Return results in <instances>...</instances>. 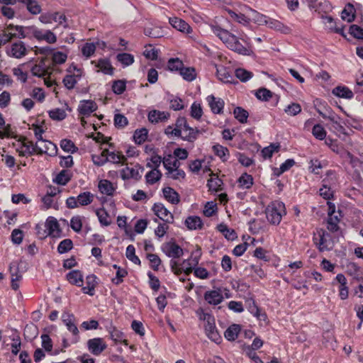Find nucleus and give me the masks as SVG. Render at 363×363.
<instances>
[{"instance_id": "obj_1", "label": "nucleus", "mask_w": 363, "mask_h": 363, "mask_svg": "<svg viewBox=\"0 0 363 363\" xmlns=\"http://www.w3.org/2000/svg\"><path fill=\"white\" fill-rule=\"evenodd\" d=\"M211 29L230 50L242 55H250L252 53L250 38L246 35L242 33L237 36L218 26H213Z\"/></svg>"}, {"instance_id": "obj_2", "label": "nucleus", "mask_w": 363, "mask_h": 363, "mask_svg": "<svg viewBox=\"0 0 363 363\" xmlns=\"http://www.w3.org/2000/svg\"><path fill=\"white\" fill-rule=\"evenodd\" d=\"M285 214V205L281 201H273L266 208L267 218L268 221L273 225L279 224L283 215Z\"/></svg>"}, {"instance_id": "obj_3", "label": "nucleus", "mask_w": 363, "mask_h": 363, "mask_svg": "<svg viewBox=\"0 0 363 363\" xmlns=\"http://www.w3.org/2000/svg\"><path fill=\"white\" fill-rule=\"evenodd\" d=\"M205 324V333L208 337L212 341L218 343L221 340V337L219 335L215 324V319L213 316L208 313H204L203 318Z\"/></svg>"}, {"instance_id": "obj_4", "label": "nucleus", "mask_w": 363, "mask_h": 363, "mask_svg": "<svg viewBox=\"0 0 363 363\" xmlns=\"http://www.w3.org/2000/svg\"><path fill=\"white\" fill-rule=\"evenodd\" d=\"M62 320L63 323L66 325L67 329L73 335L72 342L77 343L79 340V332L77 326V320L74 315L69 312L65 311L62 314Z\"/></svg>"}, {"instance_id": "obj_5", "label": "nucleus", "mask_w": 363, "mask_h": 363, "mask_svg": "<svg viewBox=\"0 0 363 363\" xmlns=\"http://www.w3.org/2000/svg\"><path fill=\"white\" fill-rule=\"evenodd\" d=\"M16 30L18 32V38H24L26 37L33 36L38 40H42L45 30L39 29L35 26L23 27L17 26L15 27Z\"/></svg>"}, {"instance_id": "obj_6", "label": "nucleus", "mask_w": 363, "mask_h": 363, "mask_svg": "<svg viewBox=\"0 0 363 363\" xmlns=\"http://www.w3.org/2000/svg\"><path fill=\"white\" fill-rule=\"evenodd\" d=\"M16 1L23 4L27 10L33 15L39 14L41 12V6L36 0H0V4L7 5H13Z\"/></svg>"}, {"instance_id": "obj_7", "label": "nucleus", "mask_w": 363, "mask_h": 363, "mask_svg": "<svg viewBox=\"0 0 363 363\" xmlns=\"http://www.w3.org/2000/svg\"><path fill=\"white\" fill-rule=\"evenodd\" d=\"M162 250L167 257L174 259L179 258L184 254L183 249L174 242H168L163 244Z\"/></svg>"}, {"instance_id": "obj_8", "label": "nucleus", "mask_w": 363, "mask_h": 363, "mask_svg": "<svg viewBox=\"0 0 363 363\" xmlns=\"http://www.w3.org/2000/svg\"><path fill=\"white\" fill-rule=\"evenodd\" d=\"M87 347L91 354L98 356L106 349L107 345L103 338L95 337L87 341Z\"/></svg>"}, {"instance_id": "obj_9", "label": "nucleus", "mask_w": 363, "mask_h": 363, "mask_svg": "<svg viewBox=\"0 0 363 363\" xmlns=\"http://www.w3.org/2000/svg\"><path fill=\"white\" fill-rule=\"evenodd\" d=\"M35 148H37V154L39 155L47 154L49 156L53 157L57 152V145L51 141L46 140L39 143H36Z\"/></svg>"}, {"instance_id": "obj_10", "label": "nucleus", "mask_w": 363, "mask_h": 363, "mask_svg": "<svg viewBox=\"0 0 363 363\" xmlns=\"http://www.w3.org/2000/svg\"><path fill=\"white\" fill-rule=\"evenodd\" d=\"M152 210L155 214L161 220L167 223L174 222L173 215L161 203H156L153 205Z\"/></svg>"}, {"instance_id": "obj_11", "label": "nucleus", "mask_w": 363, "mask_h": 363, "mask_svg": "<svg viewBox=\"0 0 363 363\" xmlns=\"http://www.w3.org/2000/svg\"><path fill=\"white\" fill-rule=\"evenodd\" d=\"M44 226L45 228V230H44L43 237H46L48 235L52 237L60 236V233L61 232L60 229V225L55 218L49 217L47 219Z\"/></svg>"}, {"instance_id": "obj_12", "label": "nucleus", "mask_w": 363, "mask_h": 363, "mask_svg": "<svg viewBox=\"0 0 363 363\" xmlns=\"http://www.w3.org/2000/svg\"><path fill=\"white\" fill-rule=\"evenodd\" d=\"M48 58L42 57L38 64L32 67L30 71L33 76L43 77L49 73L50 65L47 64Z\"/></svg>"}, {"instance_id": "obj_13", "label": "nucleus", "mask_w": 363, "mask_h": 363, "mask_svg": "<svg viewBox=\"0 0 363 363\" xmlns=\"http://www.w3.org/2000/svg\"><path fill=\"white\" fill-rule=\"evenodd\" d=\"M330 234L323 229H319L313 235V241L320 252L328 250L327 246V238Z\"/></svg>"}, {"instance_id": "obj_14", "label": "nucleus", "mask_w": 363, "mask_h": 363, "mask_svg": "<svg viewBox=\"0 0 363 363\" xmlns=\"http://www.w3.org/2000/svg\"><path fill=\"white\" fill-rule=\"evenodd\" d=\"M216 75L218 79L223 83H235L232 71L224 66L216 65Z\"/></svg>"}, {"instance_id": "obj_15", "label": "nucleus", "mask_w": 363, "mask_h": 363, "mask_svg": "<svg viewBox=\"0 0 363 363\" xmlns=\"http://www.w3.org/2000/svg\"><path fill=\"white\" fill-rule=\"evenodd\" d=\"M27 53V50L25 44L18 41L11 45L10 50L8 51L9 55L15 58H21Z\"/></svg>"}, {"instance_id": "obj_16", "label": "nucleus", "mask_w": 363, "mask_h": 363, "mask_svg": "<svg viewBox=\"0 0 363 363\" xmlns=\"http://www.w3.org/2000/svg\"><path fill=\"white\" fill-rule=\"evenodd\" d=\"M97 109L96 104L91 100H83L80 101L78 111L80 115L89 116Z\"/></svg>"}, {"instance_id": "obj_17", "label": "nucleus", "mask_w": 363, "mask_h": 363, "mask_svg": "<svg viewBox=\"0 0 363 363\" xmlns=\"http://www.w3.org/2000/svg\"><path fill=\"white\" fill-rule=\"evenodd\" d=\"M206 99L213 113L220 114L222 113L224 107V101L222 99L216 98L214 96L211 95L208 96Z\"/></svg>"}, {"instance_id": "obj_18", "label": "nucleus", "mask_w": 363, "mask_h": 363, "mask_svg": "<svg viewBox=\"0 0 363 363\" xmlns=\"http://www.w3.org/2000/svg\"><path fill=\"white\" fill-rule=\"evenodd\" d=\"M16 26L11 24L6 30L0 34V45H5L12 38L18 37V32L16 30Z\"/></svg>"}, {"instance_id": "obj_19", "label": "nucleus", "mask_w": 363, "mask_h": 363, "mask_svg": "<svg viewBox=\"0 0 363 363\" xmlns=\"http://www.w3.org/2000/svg\"><path fill=\"white\" fill-rule=\"evenodd\" d=\"M204 299L211 305H218L223 301V296L219 290H213L204 294Z\"/></svg>"}, {"instance_id": "obj_20", "label": "nucleus", "mask_w": 363, "mask_h": 363, "mask_svg": "<svg viewBox=\"0 0 363 363\" xmlns=\"http://www.w3.org/2000/svg\"><path fill=\"white\" fill-rule=\"evenodd\" d=\"M169 23L173 28L182 33H190L192 30L191 28L186 21L177 17L170 18Z\"/></svg>"}, {"instance_id": "obj_21", "label": "nucleus", "mask_w": 363, "mask_h": 363, "mask_svg": "<svg viewBox=\"0 0 363 363\" xmlns=\"http://www.w3.org/2000/svg\"><path fill=\"white\" fill-rule=\"evenodd\" d=\"M20 156L33 155L37 153L35 145L32 141L28 140L26 138L23 139L21 150H18Z\"/></svg>"}, {"instance_id": "obj_22", "label": "nucleus", "mask_w": 363, "mask_h": 363, "mask_svg": "<svg viewBox=\"0 0 363 363\" xmlns=\"http://www.w3.org/2000/svg\"><path fill=\"white\" fill-rule=\"evenodd\" d=\"M9 270L11 276V286L13 290H17L19 288L18 281L22 278V275L19 274L18 268L14 263H11L9 266Z\"/></svg>"}, {"instance_id": "obj_23", "label": "nucleus", "mask_w": 363, "mask_h": 363, "mask_svg": "<svg viewBox=\"0 0 363 363\" xmlns=\"http://www.w3.org/2000/svg\"><path fill=\"white\" fill-rule=\"evenodd\" d=\"M169 116L168 113L157 110L151 111L148 114V120L152 123H157L166 121Z\"/></svg>"}, {"instance_id": "obj_24", "label": "nucleus", "mask_w": 363, "mask_h": 363, "mask_svg": "<svg viewBox=\"0 0 363 363\" xmlns=\"http://www.w3.org/2000/svg\"><path fill=\"white\" fill-rule=\"evenodd\" d=\"M98 187L101 194L107 196H113L116 191V187H114L113 184L107 179L101 180L99 182Z\"/></svg>"}, {"instance_id": "obj_25", "label": "nucleus", "mask_w": 363, "mask_h": 363, "mask_svg": "<svg viewBox=\"0 0 363 363\" xmlns=\"http://www.w3.org/2000/svg\"><path fill=\"white\" fill-rule=\"evenodd\" d=\"M67 281L77 286H82L83 285V275L79 270H72L67 274Z\"/></svg>"}, {"instance_id": "obj_26", "label": "nucleus", "mask_w": 363, "mask_h": 363, "mask_svg": "<svg viewBox=\"0 0 363 363\" xmlns=\"http://www.w3.org/2000/svg\"><path fill=\"white\" fill-rule=\"evenodd\" d=\"M269 28L280 31L284 34L289 33L291 31L290 28L284 25L280 21L269 18L266 23Z\"/></svg>"}, {"instance_id": "obj_27", "label": "nucleus", "mask_w": 363, "mask_h": 363, "mask_svg": "<svg viewBox=\"0 0 363 363\" xmlns=\"http://www.w3.org/2000/svg\"><path fill=\"white\" fill-rule=\"evenodd\" d=\"M110 337L115 342H124L127 345V340H123V333L113 325L112 323H109V325L106 326Z\"/></svg>"}, {"instance_id": "obj_28", "label": "nucleus", "mask_w": 363, "mask_h": 363, "mask_svg": "<svg viewBox=\"0 0 363 363\" xmlns=\"http://www.w3.org/2000/svg\"><path fill=\"white\" fill-rule=\"evenodd\" d=\"M164 197L172 204H177L179 202V194L172 187H164L162 189Z\"/></svg>"}, {"instance_id": "obj_29", "label": "nucleus", "mask_w": 363, "mask_h": 363, "mask_svg": "<svg viewBox=\"0 0 363 363\" xmlns=\"http://www.w3.org/2000/svg\"><path fill=\"white\" fill-rule=\"evenodd\" d=\"M185 224L189 230H198L201 229L203 223L200 217L194 216H189L185 220Z\"/></svg>"}, {"instance_id": "obj_30", "label": "nucleus", "mask_w": 363, "mask_h": 363, "mask_svg": "<svg viewBox=\"0 0 363 363\" xmlns=\"http://www.w3.org/2000/svg\"><path fill=\"white\" fill-rule=\"evenodd\" d=\"M96 277L94 274H90L86 277V286H84L82 289V291L84 294H89L90 296H93L94 294V292L96 286Z\"/></svg>"}, {"instance_id": "obj_31", "label": "nucleus", "mask_w": 363, "mask_h": 363, "mask_svg": "<svg viewBox=\"0 0 363 363\" xmlns=\"http://www.w3.org/2000/svg\"><path fill=\"white\" fill-rule=\"evenodd\" d=\"M332 93L338 97L350 99L353 98L352 91L346 86H338L333 89Z\"/></svg>"}, {"instance_id": "obj_32", "label": "nucleus", "mask_w": 363, "mask_h": 363, "mask_svg": "<svg viewBox=\"0 0 363 363\" xmlns=\"http://www.w3.org/2000/svg\"><path fill=\"white\" fill-rule=\"evenodd\" d=\"M356 10L354 6L351 4H347L343 11H342V18L350 23L354 21L355 18Z\"/></svg>"}, {"instance_id": "obj_33", "label": "nucleus", "mask_w": 363, "mask_h": 363, "mask_svg": "<svg viewBox=\"0 0 363 363\" xmlns=\"http://www.w3.org/2000/svg\"><path fill=\"white\" fill-rule=\"evenodd\" d=\"M328 120L331 122L330 129L339 133H346L345 128L340 124V117L338 115L328 116Z\"/></svg>"}, {"instance_id": "obj_34", "label": "nucleus", "mask_w": 363, "mask_h": 363, "mask_svg": "<svg viewBox=\"0 0 363 363\" xmlns=\"http://www.w3.org/2000/svg\"><path fill=\"white\" fill-rule=\"evenodd\" d=\"M79 206H87L92 203L94 196L89 191H84L79 194L77 197Z\"/></svg>"}, {"instance_id": "obj_35", "label": "nucleus", "mask_w": 363, "mask_h": 363, "mask_svg": "<svg viewBox=\"0 0 363 363\" xmlns=\"http://www.w3.org/2000/svg\"><path fill=\"white\" fill-rule=\"evenodd\" d=\"M96 214L101 225L108 226L111 225V220H110L109 214L104 207L97 209Z\"/></svg>"}, {"instance_id": "obj_36", "label": "nucleus", "mask_w": 363, "mask_h": 363, "mask_svg": "<svg viewBox=\"0 0 363 363\" xmlns=\"http://www.w3.org/2000/svg\"><path fill=\"white\" fill-rule=\"evenodd\" d=\"M240 331L239 325H231L225 332L224 336L229 341H234L238 336Z\"/></svg>"}, {"instance_id": "obj_37", "label": "nucleus", "mask_w": 363, "mask_h": 363, "mask_svg": "<svg viewBox=\"0 0 363 363\" xmlns=\"http://www.w3.org/2000/svg\"><path fill=\"white\" fill-rule=\"evenodd\" d=\"M217 229L228 240H233L237 238L236 233L234 230L230 229L225 224L220 223L217 226Z\"/></svg>"}, {"instance_id": "obj_38", "label": "nucleus", "mask_w": 363, "mask_h": 363, "mask_svg": "<svg viewBox=\"0 0 363 363\" xmlns=\"http://www.w3.org/2000/svg\"><path fill=\"white\" fill-rule=\"evenodd\" d=\"M213 150L215 155L219 157L223 162L228 160L230 153L227 147L217 144L213 146Z\"/></svg>"}, {"instance_id": "obj_39", "label": "nucleus", "mask_w": 363, "mask_h": 363, "mask_svg": "<svg viewBox=\"0 0 363 363\" xmlns=\"http://www.w3.org/2000/svg\"><path fill=\"white\" fill-rule=\"evenodd\" d=\"M97 67L100 69V70L104 73L105 74L113 75V68L109 60L106 59H101L99 60L98 63L96 65Z\"/></svg>"}, {"instance_id": "obj_40", "label": "nucleus", "mask_w": 363, "mask_h": 363, "mask_svg": "<svg viewBox=\"0 0 363 363\" xmlns=\"http://www.w3.org/2000/svg\"><path fill=\"white\" fill-rule=\"evenodd\" d=\"M71 179V174L69 170H62L54 179V182L60 185L67 184Z\"/></svg>"}, {"instance_id": "obj_41", "label": "nucleus", "mask_w": 363, "mask_h": 363, "mask_svg": "<svg viewBox=\"0 0 363 363\" xmlns=\"http://www.w3.org/2000/svg\"><path fill=\"white\" fill-rule=\"evenodd\" d=\"M80 77L81 74H68L64 77L62 82L67 89H72Z\"/></svg>"}, {"instance_id": "obj_42", "label": "nucleus", "mask_w": 363, "mask_h": 363, "mask_svg": "<svg viewBox=\"0 0 363 363\" xmlns=\"http://www.w3.org/2000/svg\"><path fill=\"white\" fill-rule=\"evenodd\" d=\"M148 130L145 128L137 129L133 135V140L138 145L143 143L147 138Z\"/></svg>"}, {"instance_id": "obj_43", "label": "nucleus", "mask_w": 363, "mask_h": 363, "mask_svg": "<svg viewBox=\"0 0 363 363\" xmlns=\"http://www.w3.org/2000/svg\"><path fill=\"white\" fill-rule=\"evenodd\" d=\"M249 311L253 314L255 317H257V319L259 320H265L267 318V315L265 313H261L260 309L258 308V306L256 305L255 301H250L249 302V306H248Z\"/></svg>"}, {"instance_id": "obj_44", "label": "nucleus", "mask_w": 363, "mask_h": 363, "mask_svg": "<svg viewBox=\"0 0 363 363\" xmlns=\"http://www.w3.org/2000/svg\"><path fill=\"white\" fill-rule=\"evenodd\" d=\"M162 177V173L157 169H153L148 172L145 175L147 183L153 184L159 181Z\"/></svg>"}, {"instance_id": "obj_45", "label": "nucleus", "mask_w": 363, "mask_h": 363, "mask_svg": "<svg viewBox=\"0 0 363 363\" xmlns=\"http://www.w3.org/2000/svg\"><path fill=\"white\" fill-rule=\"evenodd\" d=\"M235 118L241 123H247L249 116L248 112L242 107L238 106L234 109Z\"/></svg>"}, {"instance_id": "obj_46", "label": "nucleus", "mask_w": 363, "mask_h": 363, "mask_svg": "<svg viewBox=\"0 0 363 363\" xmlns=\"http://www.w3.org/2000/svg\"><path fill=\"white\" fill-rule=\"evenodd\" d=\"M235 77L242 82H246L253 77L252 72L242 68L235 70Z\"/></svg>"}, {"instance_id": "obj_47", "label": "nucleus", "mask_w": 363, "mask_h": 363, "mask_svg": "<svg viewBox=\"0 0 363 363\" xmlns=\"http://www.w3.org/2000/svg\"><path fill=\"white\" fill-rule=\"evenodd\" d=\"M107 157H108V162H113L114 164H124L126 161V157L121 153H116L114 152H109L107 154Z\"/></svg>"}, {"instance_id": "obj_48", "label": "nucleus", "mask_w": 363, "mask_h": 363, "mask_svg": "<svg viewBox=\"0 0 363 363\" xmlns=\"http://www.w3.org/2000/svg\"><path fill=\"white\" fill-rule=\"evenodd\" d=\"M107 154H108V150L105 149L102 151L101 155H93L92 161L94 164L101 167L103 166L105 163H106L108 160V157H107Z\"/></svg>"}, {"instance_id": "obj_49", "label": "nucleus", "mask_w": 363, "mask_h": 363, "mask_svg": "<svg viewBox=\"0 0 363 363\" xmlns=\"http://www.w3.org/2000/svg\"><path fill=\"white\" fill-rule=\"evenodd\" d=\"M230 16L239 23L242 25H247L250 23V18L247 17L245 14L241 13H237L231 10L228 11Z\"/></svg>"}, {"instance_id": "obj_50", "label": "nucleus", "mask_w": 363, "mask_h": 363, "mask_svg": "<svg viewBox=\"0 0 363 363\" xmlns=\"http://www.w3.org/2000/svg\"><path fill=\"white\" fill-rule=\"evenodd\" d=\"M116 59L124 66H129L134 62L133 55L126 52L118 54Z\"/></svg>"}, {"instance_id": "obj_51", "label": "nucleus", "mask_w": 363, "mask_h": 363, "mask_svg": "<svg viewBox=\"0 0 363 363\" xmlns=\"http://www.w3.org/2000/svg\"><path fill=\"white\" fill-rule=\"evenodd\" d=\"M238 182L242 188L250 189L253 184V177L250 174L244 173L238 179Z\"/></svg>"}, {"instance_id": "obj_52", "label": "nucleus", "mask_w": 363, "mask_h": 363, "mask_svg": "<svg viewBox=\"0 0 363 363\" xmlns=\"http://www.w3.org/2000/svg\"><path fill=\"white\" fill-rule=\"evenodd\" d=\"M250 18L255 23H257L259 25H266L269 17L252 9H250Z\"/></svg>"}, {"instance_id": "obj_53", "label": "nucleus", "mask_w": 363, "mask_h": 363, "mask_svg": "<svg viewBox=\"0 0 363 363\" xmlns=\"http://www.w3.org/2000/svg\"><path fill=\"white\" fill-rule=\"evenodd\" d=\"M126 257L135 264L140 265V259L135 255V249L133 245H130L126 248Z\"/></svg>"}, {"instance_id": "obj_54", "label": "nucleus", "mask_w": 363, "mask_h": 363, "mask_svg": "<svg viewBox=\"0 0 363 363\" xmlns=\"http://www.w3.org/2000/svg\"><path fill=\"white\" fill-rule=\"evenodd\" d=\"M179 74L184 79L191 82L196 78L195 69L192 67H184L181 69Z\"/></svg>"}, {"instance_id": "obj_55", "label": "nucleus", "mask_w": 363, "mask_h": 363, "mask_svg": "<svg viewBox=\"0 0 363 363\" xmlns=\"http://www.w3.org/2000/svg\"><path fill=\"white\" fill-rule=\"evenodd\" d=\"M280 148V145L279 144H271L270 145L264 147L262 150V155L264 158H271L273 153L275 152H278Z\"/></svg>"}, {"instance_id": "obj_56", "label": "nucleus", "mask_w": 363, "mask_h": 363, "mask_svg": "<svg viewBox=\"0 0 363 363\" xmlns=\"http://www.w3.org/2000/svg\"><path fill=\"white\" fill-rule=\"evenodd\" d=\"M313 135L318 140H323L326 137V131L320 124L314 125L312 128Z\"/></svg>"}, {"instance_id": "obj_57", "label": "nucleus", "mask_w": 363, "mask_h": 363, "mask_svg": "<svg viewBox=\"0 0 363 363\" xmlns=\"http://www.w3.org/2000/svg\"><path fill=\"white\" fill-rule=\"evenodd\" d=\"M73 247V242L70 239H65L61 241L57 247V252L64 254L69 252Z\"/></svg>"}, {"instance_id": "obj_58", "label": "nucleus", "mask_w": 363, "mask_h": 363, "mask_svg": "<svg viewBox=\"0 0 363 363\" xmlns=\"http://www.w3.org/2000/svg\"><path fill=\"white\" fill-rule=\"evenodd\" d=\"M146 257L150 261V267L154 271H157L162 262L159 256L156 254L148 253Z\"/></svg>"}, {"instance_id": "obj_59", "label": "nucleus", "mask_w": 363, "mask_h": 363, "mask_svg": "<svg viewBox=\"0 0 363 363\" xmlns=\"http://www.w3.org/2000/svg\"><path fill=\"white\" fill-rule=\"evenodd\" d=\"M49 116L55 121H62L67 116V113L65 110L62 108H55L48 112Z\"/></svg>"}, {"instance_id": "obj_60", "label": "nucleus", "mask_w": 363, "mask_h": 363, "mask_svg": "<svg viewBox=\"0 0 363 363\" xmlns=\"http://www.w3.org/2000/svg\"><path fill=\"white\" fill-rule=\"evenodd\" d=\"M223 184V182L218 177H212L208 180L207 186L209 188V190L218 191L221 190L220 186Z\"/></svg>"}, {"instance_id": "obj_61", "label": "nucleus", "mask_w": 363, "mask_h": 363, "mask_svg": "<svg viewBox=\"0 0 363 363\" xmlns=\"http://www.w3.org/2000/svg\"><path fill=\"white\" fill-rule=\"evenodd\" d=\"M272 95L273 93L266 88L259 89L255 94V96L258 99L264 101H269V99L272 97Z\"/></svg>"}, {"instance_id": "obj_62", "label": "nucleus", "mask_w": 363, "mask_h": 363, "mask_svg": "<svg viewBox=\"0 0 363 363\" xmlns=\"http://www.w3.org/2000/svg\"><path fill=\"white\" fill-rule=\"evenodd\" d=\"M126 89L125 81L124 80H116L113 82L112 90L116 94H123Z\"/></svg>"}, {"instance_id": "obj_63", "label": "nucleus", "mask_w": 363, "mask_h": 363, "mask_svg": "<svg viewBox=\"0 0 363 363\" xmlns=\"http://www.w3.org/2000/svg\"><path fill=\"white\" fill-rule=\"evenodd\" d=\"M168 68L171 71H179L180 72L181 69L184 67L183 62L178 58H171L168 61Z\"/></svg>"}, {"instance_id": "obj_64", "label": "nucleus", "mask_w": 363, "mask_h": 363, "mask_svg": "<svg viewBox=\"0 0 363 363\" xmlns=\"http://www.w3.org/2000/svg\"><path fill=\"white\" fill-rule=\"evenodd\" d=\"M339 222L340 218L337 215L329 216L328 218V230L331 232H337L339 230Z\"/></svg>"}]
</instances>
